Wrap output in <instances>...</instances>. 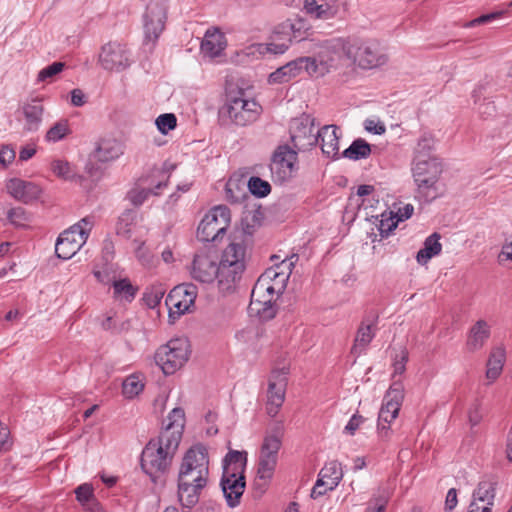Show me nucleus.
Here are the masks:
<instances>
[{
    "label": "nucleus",
    "instance_id": "obj_19",
    "mask_svg": "<svg viewBox=\"0 0 512 512\" xmlns=\"http://www.w3.org/2000/svg\"><path fill=\"white\" fill-rule=\"evenodd\" d=\"M99 62L105 70L119 71L129 66V60L123 46L109 42L102 46Z\"/></svg>",
    "mask_w": 512,
    "mask_h": 512
},
{
    "label": "nucleus",
    "instance_id": "obj_23",
    "mask_svg": "<svg viewBox=\"0 0 512 512\" xmlns=\"http://www.w3.org/2000/svg\"><path fill=\"white\" fill-rule=\"evenodd\" d=\"M225 35L217 28L207 30L201 42V52L210 58L219 56L226 48Z\"/></svg>",
    "mask_w": 512,
    "mask_h": 512
},
{
    "label": "nucleus",
    "instance_id": "obj_30",
    "mask_svg": "<svg viewBox=\"0 0 512 512\" xmlns=\"http://www.w3.org/2000/svg\"><path fill=\"white\" fill-rule=\"evenodd\" d=\"M374 326L373 320H363L358 328L357 335L354 341V345L351 348V353L355 356H359L365 351L366 347L372 341L375 333L372 330Z\"/></svg>",
    "mask_w": 512,
    "mask_h": 512
},
{
    "label": "nucleus",
    "instance_id": "obj_53",
    "mask_svg": "<svg viewBox=\"0 0 512 512\" xmlns=\"http://www.w3.org/2000/svg\"><path fill=\"white\" fill-rule=\"evenodd\" d=\"M388 503V496L385 494H380L378 496H374L366 508V512H385L386 505Z\"/></svg>",
    "mask_w": 512,
    "mask_h": 512
},
{
    "label": "nucleus",
    "instance_id": "obj_18",
    "mask_svg": "<svg viewBox=\"0 0 512 512\" xmlns=\"http://www.w3.org/2000/svg\"><path fill=\"white\" fill-rule=\"evenodd\" d=\"M286 391V378L281 372H273L269 379L267 391L266 411L275 417L284 403Z\"/></svg>",
    "mask_w": 512,
    "mask_h": 512
},
{
    "label": "nucleus",
    "instance_id": "obj_21",
    "mask_svg": "<svg viewBox=\"0 0 512 512\" xmlns=\"http://www.w3.org/2000/svg\"><path fill=\"white\" fill-rule=\"evenodd\" d=\"M197 288L193 284H183L175 287L168 295V300L177 309V313L184 314L194 303Z\"/></svg>",
    "mask_w": 512,
    "mask_h": 512
},
{
    "label": "nucleus",
    "instance_id": "obj_59",
    "mask_svg": "<svg viewBox=\"0 0 512 512\" xmlns=\"http://www.w3.org/2000/svg\"><path fill=\"white\" fill-rule=\"evenodd\" d=\"M503 14H504L503 11H496V12L481 15V16L473 19L472 21H470L468 26L474 27L476 25H481V24L491 22L492 20L500 18Z\"/></svg>",
    "mask_w": 512,
    "mask_h": 512
},
{
    "label": "nucleus",
    "instance_id": "obj_8",
    "mask_svg": "<svg viewBox=\"0 0 512 512\" xmlns=\"http://www.w3.org/2000/svg\"><path fill=\"white\" fill-rule=\"evenodd\" d=\"M91 227L92 222L88 218H83L62 232L55 244L56 256L63 260L72 258L86 243Z\"/></svg>",
    "mask_w": 512,
    "mask_h": 512
},
{
    "label": "nucleus",
    "instance_id": "obj_6",
    "mask_svg": "<svg viewBox=\"0 0 512 512\" xmlns=\"http://www.w3.org/2000/svg\"><path fill=\"white\" fill-rule=\"evenodd\" d=\"M246 248L242 243H230L223 251L220 266V289L225 292L233 290L245 270Z\"/></svg>",
    "mask_w": 512,
    "mask_h": 512
},
{
    "label": "nucleus",
    "instance_id": "obj_16",
    "mask_svg": "<svg viewBox=\"0 0 512 512\" xmlns=\"http://www.w3.org/2000/svg\"><path fill=\"white\" fill-rule=\"evenodd\" d=\"M343 477L341 464L337 461L327 463L319 473V477L311 491V498L317 499L335 489Z\"/></svg>",
    "mask_w": 512,
    "mask_h": 512
},
{
    "label": "nucleus",
    "instance_id": "obj_38",
    "mask_svg": "<svg viewBox=\"0 0 512 512\" xmlns=\"http://www.w3.org/2000/svg\"><path fill=\"white\" fill-rule=\"evenodd\" d=\"M137 213L134 210H126L121 214L117 222V234L125 238H130L132 235L133 227L136 224Z\"/></svg>",
    "mask_w": 512,
    "mask_h": 512
},
{
    "label": "nucleus",
    "instance_id": "obj_24",
    "mask_svg": "<svg viewBox=\"0 0 512 512\" xmlns=\"http://www.w3.org/2000/svg\"><path fill=\"white\" fill-rule=\"evenodd\" d=\"M167 421V425L161 430L159 434L168 439L173 437L174 442L180 444L185 422L184 410L180 407L172 409L167 417Z\"/></svg>",
    "mask_w": 512,
    "mask_h": 512
},
{
    "label": "nucleus",
    "instance_id": "obj_36",
    "mask_svg": "<svg viewBox=\"0 0 512 512\" xmlns=\"http://www.w3.org/2000/svg\"><path fill=\"white\" fill-rule=\"evenodd\" d=\"M76 499L91 512H99V504L95 499L93 487L90 484H82L75 489Z\"/></svg>",
    "mask_w": 512,
    "mask_h": 512
},
{
    "label": "nucleus",
    "instance_id": "obj_5",
    "mask_svg": "<svg viewBox=\"0 0 512 512\" xmlns=\"http://www.w3.org/2000/svg\"><path fill=\"white\" fill-rule=\"evenodd\" d=\"M262 112L261 105L254 99H247L243 90L228 94L225 104L219 110L223 124L247 126L254 123Z\"/></svg>",
    "mask_w": 512,
    "mask_h": 512
},
{
    "label": "nucleus",
    "instance_id": "obj_13",
    "mask_svg": "<svg viewBox=\"0 0 512 512\" xmlns=\"http://www.w3.org/2000/svg\"><path fill=\"white\" fill-rule=\"evenodd\" d=\"M404 399V387L401 381H394L387 390L378 415V429L385 430L399 414Z\"/></svg>",
    "mask_w": 512,
    "mask_h": 512
},
{
    "label": "nucleus",
    "instance_id": "obj_10",
    "mask_svg": "<svg viewBox=\"0 0 512 512\" xmlns=\"http://www.w3.org/2000/svg\"><path fill=\"white\" fill-rule=\"evenodd\" d=\"M231 214L228 207L219 205L211 209L197 228V237L202 242H214L222 238L230 225Z\"/></svg>",
    "mask_w": 512,
    "mask_h": 512
},
{
    "label": "nucleus",
    "instance_id": "obj_50",
    "mask_svg": "<svg viewBox=\"0 0 512 512\" xmlns=\"http://www.w3.org/2000/svg\"><path fill=\"white\" fill-rule=\"evenodd\" d=\"M165 294V290L161 287H152L144 293V301L149 308L158 306Z\"/></svg>",
    "mask_w": 512,
    "mask_h": 512
},
{
    "label": "nucleus",
    "instance_id": "obj_15",
    "mask_svg": "<svg viewBox=\"0 0 512 512\" xmlns=\"http://www.w3.org/2000/svg\"><path fill=\"white\" fill-rule=\"evenodd\" d=\"M297 151L288 145L279 146L271 160L270 171L275 181L282 183L290 179L295 170Z\"/></svg>",
    "mask_w": 512,
    "mask_h": 512
},
{
    "label": "nucleus",
    "instance_id": "obj_2",
    "mask_svg": "<svg viewBox=\"0 0 512 512\" xmlns=\"http://www.w3.org/2000/svg\"><path fill=\"white\" fill-rule=\"evenodd\" d=\"M294 262L290 261L267 269L256 281L251 292L250 309L255 311L262 321H269L276 316L275 298L285 289Z\"/></svg>",
    "mask_w": 512,
    "mask_h": 512
},
{
    "label": "nucleus",
    "instance_id": "obj_9",
    "mask_svg": "<svg viewBox=\"0 0 512 512\" xmlns=\"http://www.w3.org/2000/svg\"><path fill=\"white\" fill-rule=\"evenodd\" d=\"M345 53L359 67L372 69L386 63V57L381 53L375 40L354 38L344 46Z\"/></svg>",
    "mask_w": 512,
    "mask_h": 512
},
{
    "label": "nucleus",
    "instance_id": "obj_56",
    "mask_svg": "<svg viewBox=\"0 0 512 512\" xmlns=\"http://www.w3.org/2000/svg\"><path fill=\"white\" fill-rule=\"evenodd\" d=\"M7 218L12 224L17 226L24 225V222L27 220L26 212L21 207L10 209L7 213Z\"/></svg>",
    "mask_w": 512,
    "mask_h": 512
},
{
    "label": "nucleus",
    "instance_id": "obj_14",
    "mask_svg": "<svg viewBox=\"0 0 512 512\" xmlns=\"http://www.w3.org/2000/svg\"><path fill=\"white\" fill-rule=\"evenodd\" d=\"M190 275L200 283H212L217 279L220 285V266L217 257L208 252L196 253L190 265Z\"/></svg>",
    "mask_w": 512,
    "mask_h": 512
},
{
    "label": "nucleus",
    "instance_id": "obj_7",
    "mask_svg": "<svg viewBox=\"0 0 512 512\" xmlns=\"http://www.w3.org/2000/svg\"><path fill=\"white\" fill-rule=\"evenodd\" d=\"M189 347L187 339H171L156 350L155 362L165 375H172L188 361L190 356Z\"/></svg>",
    "mask_w": 512,
    "mask_h": 512
},
{
    "label": "nucleus",
    "instance_id": "obj_28",
    "mask_svg": "<svg viewBox=\"0 0 512 512\" xmlns=\"http://www.w3.org/2000/svg\"><path fill=\"white\" fill-rule=\"evenodd\" d=\"M22 110L26 120L25 129L28 131L38 130L44 112L42 101L37 98L32 99L23 105Z\"/></svg>",
    "mask_w": 512,
    "mask_h": 512
},
{
    "label": "nucleus",
    "instance_id": "obj_55",
    "mask_svg": "<svg viewBox=\"0 0 512 512\" xmlns=\"http://www.w3.org/2000/svg\"><path fill=\"white\" fill-rule=\"evenodd\" d=\"M12 444L9 427L0 421V450L9 451L12 448Z\"/></svg>",
    "mask_w": 512,
    "mask_h": 512
},
{
    "label": "nucleus",
    "instance_id": "obj_41",
    "mask_svg": "<svg viewBox=\"0 0 512 512\" xmlns=\"http://www.w3.org/2000/svg\"><path fill=\"white\" fill-rule=\"evenodd\" d=\"M71 133L69 121L61 119L46 132L45 139L48 142H58Z\"/></svg>",
    "mask_w": 512,
    "mask_h": 512
},
{
    "label": "nucleus",
    "instance_id": "obj_48",
    "mask_svg": "<svg viewBox=\"0 0 512 512\" xmlns=\"http://www.w3.org/2000/svg\"><path fill=\"white\" fill-rule=\"evenodd\" d=\"M155 123L162 134H167L176 127L177 118L172 113H165L158 116Z\"/></svg>",
    "mask_w": 512,
    "mask_h": 512
},
{
    "label": "nucleus",
    "instance_id": "obj_35",
    "mask_svg": "<svg viewBox=\"0 0 512 512\" xmlns=\"http://www.w3.org/2000/svg\"><path fill=\"white\" fill-rule=\"evenodd\" d=\"M370 154V144L362 138H357L351 143V145L347 149H345L342 152L341 157L357 161L360 159L368 158Z\"/></svg>",
    "mask_w": 512,
    "mask_h": 512
},
{
    "label": "nucleus",
    "instance_id": "obj_63",
    "mask_svg": "<svg viewBox=\"0 0 512 512\" xmlns=\"http://www.w3.org/2000/svg\"><path fill=\"white\" fill-rule=\"evenodd\" d=\"M468 418L472 426H476L477 424L480 423L482 419V414L480 410V404L478 402H475L469 409Z\"/></svg>",
    "mask_w": 512,
    "mask_h": 512
},
{
    "label": "nucleus",
    "instance_id": "obj_3",
    "mask_svg": "<svg viewBox=\"0 0 512 512\" xmlns=\"http://www.w3.org/2000/svg\"><path fill=\"white\" fill-rule=\"evenodd\" d=\"M178 447L179 443H175L173 437L168 439L160 434L145 445L140 466L154 484L165 482Z\"/></svg>",
    "mask_w": 512,
    "mask_h": 512
},
{
    "label": "nucleus",
    "instance_id": "obj_31",
    "mask_svg": "<svg viewBox=\"0 0 512 512\" xmlns=\"http://www.w3.org/2000/svg\"><path fill=\"white\" fill-rule=\"evenodd\" d=\"M282 437L283 426L281 423H277L272 429L271 434L265 436L260 454L278 459V452L282 445Z\"/></svg>",
    "mask_w": 512,
    "mask_h": 512
},
{
    "label": "nucleus",
    "instance_id": "obj_25",
    "mask_svg": "<svg viewBox=\"0 0 512 512\" xmlns=\"http://www.w3.org/2000/svg\"><path fill=\"white\" fill-rule=\"evenodd\" d=\"M491 335V329L485 320H478L469 330L466 348L469 352L480 350Z\"/></svg>",
    "mask_w": 512,
    "mask_h": 512
},
{
    "label": "nucleus",
    "instance_id": "obj_51",
    "mask_svg": "<svg viewBox=\"0 0 512 512\" xmlns=\"http://www.w3.org/2000/svg\"><path fill=\"white\" fill-rule=\"evenodd\" d=\"M152 194L158 195V192L150 188L133 189L128 193V198L134 205L139 206Z\"/></svg>",
    "mask_w": 512,
    "mask_h": 512
},
{
    "label": "nucleus",
    "instance_id": "obj_42",
    "mask_svg": "<svg viewBox=\"0 0 512 512\" xmlns=\"http://www.w3.org/2000/svg\"><path fill=\"white\" fill-rule=\"evenodd\" d=\"M301 71L304 69L310 76H324L327 73L325 63H319L318 57H299Z\"/></svg>",
    "mask_w": 512,
    "mask_h": 512
},
{
    "label": "nucleus",
    "instance_id": "obj_20",
    "mask_svg": "<svg viewBox=\"0 0 512 512\" xmlns=\"http://www.w3.org/2000/svg\"><path fill=\"white\" fill-rule=\"evenodd\" d=\"M6 187L13 198L25 204L37 200L42 193L39 185L20 178L10 179Z\"/></svg>",
    "mask_w": 512,
    "mask_h": 512
},
{
    "label": "nucleus",
    "instance_id": "obj_46",
    "mask_svg": "<svg viewBox=\"0 0 512 512\" xmlns=\"http://www.w3.org/2000/svg\"><path fill=\"white\" fill-rule=\"evenodd\" d=\"M144 388L142 381L134 375L127 377L122 384V393L127 398L137 396Z\"/></svg>",
    "mask_w": 512,
    "mask_h": 512
},
{
    "label": "nucleus",
    "instance_id": "obj_60",
    "mask_svg": "<svg viewBox=\"0 0 512 512\" xmlns=\"http://www.w3.org/2000/svg\"><path fill=\"white\" fill-rule=\"evenodd\" d=\"M16 152L9 145H3L0 149V164L7 166L15 159Z\"/></svg>",
    "mask_w": 512,
    "mask_h": 512
},
{
    "label": "nucleus",
    "instance_id": "obj_29",
    "mask_svg": "<svg viewBox=\"0 0 512 512\" xmlns=\"http://www.w3.org/2000/svg\"><path fill=\"white\" fill-rule=\"evenodd\" d=\"M301 62L302 60H298L297 58L279 67L269 75L268 82L270 84H281L289 82L291 79L300 74Z\"/></svg>",
    "mask_w": 512,
    "mask_h": 512
},
{
    "label": "nucleus",
    "instance_id": "obj_45",
    "mask_svg": "<svg viewBox=\"0 0 512 512\" xmlns=\"http://www.w3.org/2000/svg\"><path fill=\"white\" fill-rule=\"evenodd\" d=\"M289 48V38L286 37L283 41H278L276 39H272L270 37V42L265 44H259V52L261 54L264 53H272L275 55L285 53Z\"/></svg>",
    "mask_w": 512,
    "mask_h": 512
},
{
    "label": "nucleus",
    "instance_id": "obj_54",
    "mask_svg": "<svg viewBox=\"0 0 512 512\" xmlns=\"http://www.w3.org/2000/svg\"><path fill=\"white\" fill-rule=\"evenodd\" d=\"M408 361V352L406 349H402L400 354L397 355L393 363V376L402 375L406 370V363Z\"/></svg>",
    "mask_w": 512,
    "mask_h": 512
},
{
    "label": "nucleus",
    "instance_id": "obj_37",
    "mask_svg": "<svg viewBox=\"0 0 512 512\" xmlns=\"http://www.w3.org/2000/svg\"><path fill=\"white\" fill-rule=\"evenodd\" d=\"M280 30L282 33L292 34L293 40L302 41L306 38L307 26L306 22L302 19H297L295 21L286 20L280 24Z\"/></svg>",
    "mask_w": 512,
    "mask_h": 512
},
{
    "label": "nucleus",
    "instance_id": "obj_11",
    "mask_svg": "<svg viewBox=\"0 0 512 512\" xmlns=\"http://www.w3.org/2000/svg\"><path fill=\"white\" fill-rule=\"evenodd\" d=\"M167 8L161 0H151L143 15L144 43L155 45L165 28Z\"/></svg>",
    "mask_w": 512,
    "mask_h": 512
},
{
    "label": "nucleus",
    "instance_id": "obj_27",
    "mask_svg": "<svg viewBox=\"0 0 512 512\" xmlns=\"http://www.w3.org/2000/svg\"><path fill=\"white\" fill-rule=\"evenodd\" d=\"M497 481L487 478L480 481L473 492L471 502H478L480 506H488L492 509L496 495Z\"/></svg>",
    "mask_w": 512,
    "mask_h": 512
},
{
    "label": "nucleus",
    "instance_id": "obj_47",
    "mask_svg": "<svg viewBox=\"0 0 512 512\" xmlns=\"http://www.w3.org/2000/svg\"><path fill=\"white\" fill-rule=\"evenodd\" d=\"M93 274L97 281L105 285L116 281V269L113 263H103L102 270L94 269Z\"/></svg>",
    "mask_w": 512,
    "mask_h": 512
},
{
    "label": "nucleus",
    "instance_id": "obj_32",
    "mask_svg": "<svg viewBox=\"0 0 512 512\" xmlns=\"http://www.w3.org/2000/svg\"><path fill=\"white\" fill-rule=\"evenodd\" d=\"M441 235L437 232L432 233L424 241V246L417 252L416 260L419 264H426L432 257L441 253L442 244L440 243Z\"/></svg>",
    "mask_w": 512,
    "mask_h": 512
},
{
    "label": "nucleus",
    "instance_id": "obj_44",
    "mask_svg": "<svg viewBox=\"0 0 512 512\" xmlns=\"http://www.w3.org/2000/svg\"><path fill=\"white\" fill-rule=\"evenodd\" d=\"M248 189L256 197L263 198L270 194L271 185L257 176H252L248 180Z\"/></svg>",
    "mask_w": 512,
    "mask_h": 512
},
{
    "label": "nucleus",
    "instance_id": "obj_1",
    "mask_svg": "<svg viewBox=\"0 0 512 512\" xmlns=\"http://www.w3.org/2000/svg\"><path fill=\"white\" fill-rule=\"evenodd\" d=\"M209 454L203 444L191 446L183 455L177 477V495L184 508L194 507L209 481Z\"/></svg>",
    "mask_w": 512,
    "mask_h": 512
},
{
    "label": "nucleus",
    "instance_id": "obj_62",
    "mask_svg": "<svg viewBox=\"0 0 512 512\" xmlns=\"http://www.w3.org/2000/svg\"><path fill=\"white\" fill-rule=\"evenodd\" d=\"M114 243L110 239H106L103 242L102 247V261L103 263H112L114 258Z\"/></svg>",
    "mask_w": 512,
    "mask_h": 512
},
{
    "label": "nucleus",
    "instance_id": "obj_43",
    "mask_svg": "<svg viewBox=\"0 0 512 512\" xmlns=\"http://www.w3.org/2000/svg\"><path fill=\"white\" fill-rule=\"evenodd\" d=\"M277 465V459L271 456H264L260 454L257 474L261 475L262 479H272L275 468Z\"/></svg>",
    "mask_w": 512,
    "mask_h": 512
},
{
    "label": "nucleus",
    "instance_id": "obj_64",
    "mask_svg": "<svg viewBox=\"0 0 512 512\" xmlns=\"http://www.w3.org/2000/svg\"><path fill=\"white\" fill-rule=\"evenodd\" d=\"M336 11L328 4H319L314 16L319 19H330L335 15Z\"/></svg>",
    "mask_w": 512,
    "mask_h": 512
},
{
    "label": "nucleus",
    "instance_id": "obj_17",
    "mask_svg": "<svg viewBox=\"0 0 512 512\" xmlns=\"http://www.w3.org/2000/svg\"><path fill=\"white\" fill-rule=\"evenodd\" d=\"M220 486L230 508L240 504L241 497L245 491L246 480L244 474L222 473Z\"/></svg>",
    "mask_w": 512,
    "mask_h": 512
},
{
    "label": "nucleus",
    "instance_id": "obj_4",
    "mask_svg": "<svg viewBox=\"0 0 512 512\" xmlns=\"http://www.w3.org/2000/svg\"><path fill=\"white\" fill-rule=\"evenodd\" d=\"M412 172L416 185L415 198L419 201L430 203L442 194L439 181L443 167L438 158L420 155L414 159Z\"/></svg>",
    "mask_w": 512,
    "mask_h": 512
},
{
    "label": "nucleus",
    "instance_id": "obj_33",
    "mask_svg": "<svg viewBox=\"0 0 512 512\" xmlns=\"http://www.w3.org/2000/svg\"><path fill=\"white\" fill-rule=\"evenodd\" d=\"M247 465V452L229 450L223 459V472L244 474Z\"/></svg>",
    "mask_w": 512,
    "mask_h": 512
},
{
    "label": "nucleus",
    "instance_id": "obj_52",
    "mask_svg": "<svg viewBox=\"0 0 512 512\" xmlns=\"http://www.w3.org/2000/svg\"><path fill=\"white\" fill-rule=\"evenodd\" d=\"M434 144V140L430 135H423L417 143L416 147V156L418 158L420 155H425V158L431 157L429 152L432 150Z\"/></svg>",
    "mask_w": 512,
    "mask_h": 512
},
{
    "label": "nucleus",
    "instance_id": "obj_26",
    "mask_svg": "<svg viewBox=\"0 0 512 512\" xmlns=\"http://www.w3.org/2000/svg\"><path fill=\"white\" fill-rule=\"evenodd\" d=\"M123 154V146L116 139H102L94 151V158L99 162H109Z\"/></svg>",
    "mask_w": 512,
    "mask_h": 512
},
{
    "label": "nucleus",
    "instance_id": "obj_58",
    "mask_svg": "<svg viewBox=\"0 0 512 512\" xmlns=\"http://www.w3.org/2000/svg\"><path fill=\"white\" fill-rule=\"evenodd\" d=\"M271 479H262L261 475H256L253 482V494L255 498H260L267 490Z\"/></svg>",
    "mask_w": 512,
    "mask_h": 512
},
{
    "label": "nucleus",
    "instance_id": "obj_39",
    "mask_svg": "<svg viewBox=\"0 0 512 512\" xmlns=\"http://www.w3.org/2000/svg\"><path fill=\"white\" fill-rule=\"evenodd\" d=\"M51 170L57 177H59L63 180H66V181L82 179V176H77V174L74 172L70 163L67 161H64V160H60V159L54 160L51 163Z\"/></svg>",
    "mask_w": 512,
    "mask_h": 512
},
{
    "label": "nucleus",
    "instance_id": "obj_12",
    "mask_svg": "<svg viewBox=\"0 0 512 512\" xmlns=\"http://www.w3.org/2000/svg\"><path fill=\"white\" fill-rule=\"evenodd\" d=\"M314 130V118L309 114H302L294 118L290 124L291 142L298 151H306L318 143Z\"/></svg>",
    "mask_w": 512,
    "mask_h": 512
},
{
    "label": "nucleus",
    "instance_id": "obj_61",
    "mask_svg": "<svg viewBox=\"0 0 512 512\" xmlns=\"http://www.w3.org/2000/svg\"><path fill=\"white\" fill-rule=\"evenodd\" d=\"M365 418L358 413L352 415L347 425L344 428V431L350 435H353L357 429L363 424Z\"/></svg>",
    "mask_w": 512,
    "mask_h": 512
},
{
    "label": "nucleus",
    "instance_id": "obj_22",
    "mask_svg": "<svg viewBox=\"0 0 512 512\" xmlns=\"http://www.w3.org/2000/svg\"><path fill=\"white\" fill-rule=\"evenodd\" d=\"M318 140H321V150L324 155L333 160L339 159V135L336 125H326L317 132Z\"/></svg>",
    "mask_w": 512,
    "mask_h": 512
},
{
    "label": "nucleus",
    "instance_id": "obj_34",
    "mask_svg": "<svg viewBox=\"0 0 512 512\" xmlns=\"http://www.w3.org/2000/svg\"><path fill=\"white\" fill-rule=\"evenodd\" d=\"M505 360L506 352L504 348L496 347L491 351L487 361V379L493 382L501 375Z\"/></svg>",
    "mask_w": 512,
    "mask_h": 512
},
{
    "label": "nucleus",
    "instance_id": "obj_40",
    "mask_svg": "<svg viewBox=\"0 0 512 512\" xmlns=\"http://www.w3.org/2000/svg\"><path fill=\"white\" fill-rule=\"evenodd\" d=\"M113 289L115 297L123 296L129 302L135 298L138 291L128 278L113 281Z\"/></svg>",
    "mask_w": 512,
    "mask_h": 512
},
{
    "label": "nucleus",
    "instance_id": "obj_57",
    "mask_svg": "<svg viewBox=\"0 0 512 512\" xmlns=\"http://www.w3.org/2000/svg\"><path fill=\"white\" fill-rule=\"evenodd\" d=\"M395 216L381 219L378 230L382 237H388L389 234L397 227L398 221L394 220Z\"/></svg>",
    "mask_w": 512,
    "mask_h": 512
},
{
    "label": "nucleus",
    "instance_id": "obj_49",
    "mask_svg": "<svg viewBox=\"0 0 512 512\" xmlns=\"http://www.w3.org/2000/svg\"><path fill=\"white\" fill-rule=\"evenodd\" d=\"M65 67V63L63 62H53L51 65L43 68L39 73L37 80L40 82H45L47 80L52 79L55 75L59 74L63 71Z\"/></svg>",
    "mask_w": 512,
    "mask_h": 512
}]
</instances>
